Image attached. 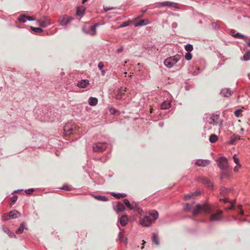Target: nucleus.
<instances>
[{
    "mask_svg": "<svg viewBox=\"0 0 250 250\" xmlns=\"http://www.w3.org/2000/svg\"><path fill=\"white\" fill-rule=\"evenodd\" d=\"M116 7H104V9L105 12H106L108 10H113V9H116Z\"/></svg>",
    "mask_w": 250,
    "mask_h": 250,
    "instance_id": "46",
    "label": "nucleus"
},
{
    "mask_svg": "<svg viewBox=\"0 0 250 250\" xmlns=\"http://www.w3.org/2000/svg\"><path fill=\"white\" fill-rule=\"evenodd\" d=\"M235 201H236L235 200H233L232 201H230V203L231 205H233L234 206V204L235 203Z\"/></svg>",
    "mask_w": 250,
    "mask_h": 250,
    "instance_id": "62",
    "label": "nucleus"
},
{
    "mask_svg": "<svg viewBox=\"0 0 250 250\" xmlns=\"http://www.w3.org/2000/svg\"><path fill=\"white\" fill-rule=\"evenodd\" d=\"M111 195L117 198H120L121 197H125L126 195L125 193H116L114 192L112 193Z\"/></svg>",
    "mask_w": 250,
    "mask_h": 250,
    "instance_id": "33",
    "label": "nucleus"
},
{
    "mask_svg": "<svg viewBox=\"0 0 250 250\" xmlns=\"http://www.w3.org/2000/svg\"><path fill=\"white\" fill-rule=\"evenodd\" d=\"M210 164V161L207 159H198L195 163V165L198 167H205Z\"/></svg>",
    "mask_w": 250,
    "mask_h": 250,
    "instance_id": "10",
    "label": "nucleus"
},
{
    "mask_svg": "<svg viewBox=\"0 0 250 250\" xmlns=\"http://www.w3.org/2000/svg\"><path fill=\"white\" fill-rule=\"evenodd\" d=\"M152 240L156 245L158 246L160 245L158 234L152 233Z\"/></svg>",
    "mask_w": 250,
    "mask_h": 250,
    "instance_id": "26",
    "label": "nucleus"
},
{
    "mask_svg": "<svg viewBox=\"0 0 250 250\" xmlns=\"http://www.w3.org/2000/svg\"><path fill=\"white\" fill-rule=\"evenodd\" d=\"M124 230H121L119 233V235H118V236H119V239L121 241H123V232H124Z\"/></svg>",
    "mask_w": 250,
    "mask_h": 250,
    "instance_id": "42",
    "label": "nucleus"
},
{
    "mask_svg": "<svg viewBox=\"0 0 250 250\" xmlns=\"http://www.w3.org/2000/svg\"><path fill=\"white\" fill-rule=\"evenodd\" d=\"M104 66V63L102 62H100L98 63V67L99 68V69L101 70L103 68Z\"/></svg>",
    "mask_w": 250,
    "mask_h": 250,
    "instance_id": "51",
    "label": "nucleus"
},
{
    "mask_svg": "<svg viewBox=\"0 0 250 250\" xmlns=\"http://www.w3.org/2000/svg\"><path fill=\"white\" fill-rule=\"evenodd\" d=\"M218 138L216 135L211 134L209 138V142L211 143H214L217 141Z\"/></svg>",
    "mask_w": 250,
    "mask_h": 250,
    "instance_id": "28",
    "label": "nucleus"
},
{
    "mask_svg": "<svg viewBox=\"0 0 250 250\" xmlns=\"http://www.w3.org/2000/svg\"><path fill=\"white\" fill-rule=\"evenodd\" d=\"M149 23V21L147 20L144 19L141 20L139 22L136 23L134 24L135 27L138 26H142L144 25H146Z\"/></svg>",
    "mask_w": 250,
    "mask_h": 250,
    "instance_id": "16",
    "label": "nucleus"
},
{
    "mask_svg": "<svg viewBox=\"0 0 250 250\" xmlns=\"http://www.w3.org/2000/svg\"><path fill=\"white\" fill-rule=\"evenodd\" d=\"M233 37L237 38H242L245 37L244 35L241 34L240 33H237L233 35Z\"/></svg>",
    "mask_w": 250,
    "mask_h": 250,
    "instance_id": "44",
    "label": "nucleus"
},
{
    "mask_svg": "<svg viewBox=\"0 0 250 250\" xmlns=\"http://www.w3.org/2000/svg\"><path fill=\"white\" fill-rule=\"evenodd\" d=\"M152 219L150 217L146 215L143 218L140 219V224L144 227H149L152 224Z\"/></svg>",
    "mask_w": 250,
    "mask_h": 250,
    "instance_id": "8",
    "label": "nucleus"
},
{
    "mask_svg": "<svg viewBox=\"0 0 250 250\" xmlns=\"http://www.w3.org/2000/svg\"><path fill=\"white\" fill-rule=\"evenodd\" d=\"M192 195H193L192 194H187L185 195L184 198L186 200H188V199H190L192 197Z\"/></svg>",
    "mask_w": 250,
    "mask_h": 250,
    "instance_id": "52",
    "label": "nucleus"
},
{
    "mask_svg": "<svg viewBox=\"0 0 250 250\" xmlns=\"http://www.w3.org/2000/svg\"><path fill=\"white\" fill-rule=\"evenodd\" d=\"M202 182L204 184L206 185L208 187V188H212L213 184L208 178H203L202 179Z\"/></svg>",
    "mask_w": 250,
    "mask_h": 250,
    "instance_id": "19",
    "label": "nucleus"
},
{
    "mask_svg": "<svg viewBox=\"0 0 250 250\" xmlns=\"http://www.w3.org/2000/svg\"><path fill=\"white\" fill-rule=\"evenodd\" d=\"M107 146V145L104 142H98L93 146V149L95 152L103 151Z\"/></svg>",
    "mask_w": 250,
    "mask_h": 250,
    "instance_id": "4",
    "label": "nucleus"
},
{
    "mask_svg": "<svg viewBox=\"0 0 250 250\" xmlns=\"http://www.w3.org/2000/svg\"><path fill=\"white\" fill-rule=\"evenodd\" d=\"M242 112V110L241 109H238L234 112V113L236 117H238Z\"/></svg>",
    "mask_w": 250,
    "mask_h": 250,
    "instance_id": "47",
    "label": "nucleus"
},
{
    "mask_svg": "<svg viewBox=\"0 0 250 250\" xmlns=\"http://www.w3.org/2000/svg\"><path fill=\"white\" fill-rule=\"evenodd\" d=\"M71 186H69L66 185H64L63 187L61 188L62 189H64L65 190H70Z\"/></svg>",
    "mask_w": 250,
    "mask_h": 250,
    "instance_id": "45",
    "label": "nucleus"
},
{
    "mask_svg": "<svg viewBox=\"0 0 250 250\" xmlns=\"http://www.w3.org/2000/svg\"><path fill=\"white\" fill-rule=\"evenodd\" d=\"M248 45L250 46V39H249L248 41Z\"/></svg>",
    "mask_w": 250,
    "mask_h": 250,
    "instance_id": "64",
    "label": "nucleus"
},
{
    "mask_svg": "<svg viewBox=\"0 0 250 250\" xmlns=\"http://www.w3.org/2000/svg\"><path fill=\"white\" fill-rule=\"evenodd\" d=\"M185 50L188 51V52H190L193 50V46L191 44H187L185 46Z\"/></svg>",
    "mask_w": 250,
    "mask_h": 250,
    "instance_id": "34",
    "label": "nucleus"
},
{
    "mask_svg": "<svg viewBox=\"0 0 250 250\" xmlns=\"http://www.w3.org/2000/svg\"><path fill=\"white\" fill-rule=\"evenodd\" d=\"M233 207H233V205H231V206H230V207H229V208H227V209H227V210H229L232 209L233 208Z\"/></svg>",
    "mask_w": 250,
    "mask_h": 250,
    "instance_id": "61",
    "label": "nucleus"
},
{
    "mask_svg": "<svg viewBox=\"0 0 250 250\" xmlns=\"http://www.w3.org/2000/svg\"><path fill=\"white\" fill-rule=\"evenodd\" d=\"M26 16L25 15H21L18 18V20L21 22H25L26 21Z\"/></svg>",
    "mask_w": 250,
    "mask_h": 250,
    "instance_id": "38",
    "label": "nucleus"
},
{
    "mask_svg": "<svg viewBox=\"0 0 250 250\" xmlns=\"http://www.w3.org/2000/svg\"><path fill=\"white\" fill-rule=\"evenodd\" d=\"M128 222V218L126 215H122L120 219V224L122 226H125Z\"/></svg>",
    "mask_w": 250,
    "mask_h": 250,
    "instance_id": "17",
    "label": "nucleus"
},
{
    "mask_svg": "<svg viewBox=\"0 0 250 250\" xmlns=\"http://www.w3.org/2000/svg\"><path fill=\"white\" fill-rule=\"evenodd\" d=\"M232 92L229 88H226L223 89L221 91V94L222 96L228 97L230 96Z\"/></svg>",
    "mask_w": 250,
    "mask_h": 250,
    "instance_id": "14",
    "label": "nucleus"
},
{
    "mask_svg": "<svg viewBox=\"0 0 250 250\" xmlns=\"http://www.w3.org/2000/svg\"><path fill=\"white\" fill-rule=\"evenodd\" d=\"M184 209L186 211H190L193 209V205L189 203H187L184 205Z\"/></svg>",
    "mask_w": 250,
    "mask_h": 250,
    "instance_id": "32",
    "label": "nucleus"
},
{
    "mask_svg": "<svg viewBox=\"0 0 250 250\" xmlns=\"http://www.w3.org/2000/svg\"><path fill=\"white\" fill-rule=\"evenodd\" d=\"M185 59L187 61H190L192 58V55L190 52H187L185 54Z\"/></svg>",
    "mask_w": 250,
    "mask_h": 250,
    "instance_id": "39",
    "label": "nucleus"
},
{
    "mask_svg": "<svg viewBox=\"0 0 250 250\" xmlns=\"http://www.w3.org/2000/svg\"><path fill=\"white\" fill-rule=\"evenodd\" d=\"M129 24H130L129 21H125V22H123L120 25V27H121V28L125 27L128 26Z\"/></svg>",
    "mask_w": 250,
    "mask_h": 250,
    "instance_id": "41",
    "label": "nucleus"
},
{
    "mask_svg": "<svg viewBox=\"0 0 250 250\" xmlns=\"http://www.w3.org/2000/svg\"><path fill=\"white\" fill-rule=\"evenodd\" d=\"M71 17H68L66 15H62L60 17L59 22L61 26H65L70 21L73 20Z\"/></svg>",
    "mask_w": 250,
    "mask_h": 250,
    "instance_id": "5",
    "label": "nucleus"
},
{
    "mask_svg": "<svg viewBox=\"0 0 250 250\" xmlns=\"http://www.w3.org/2000/svg\"><path fill=\"white\" fill-rule=\"evenodd\" d=\"M110 112L112 114H115L116 112L117 111L115 109L113 108H111L109 110Z\"/></svg>",
    "mask_w": 250,
    "mask_h": 250,
    "instance_id": "53",
    "label": "nucleus"
},
{
    "mask_svg": "<svg viewBox=\"0 0 250 250\" xmlns=\"http://www.w3.org/2000/svg\"><path fill=\"white\" fill-rule=\"evenodd\" d=\"M85 9L83 6L78 7L77 9L76 14L78 16H83L84 13Z\"/></svg>",
    "mask_w": 250,
    "mask_h": 250,
    "instance_id": "21",
    "label": "nucleus"
},
{
    "mask_svg": "<svg viewBox=\"0 0 250 250\" xmlns=\"http://www.w3.org/2000/svg\"><path fill=\"white\" fill-rule=\"evenodd\" d=\"M2 228H3V230H4L6 233H7V232H10V230H9L7 228H6V227H5V226H3Z\"/></svg>",
    "mask_w": 250,
    "mask_h": 250,
    "instance_id": "56",
    "label": "nucleus"
},
{
    "mask_svg": "<svg viewBox=\"0 0 250 250\" xmlns=\"http://www.w3.org/2000/svg\"><path fill=\"white\" fill-rule=\"evenodd\" d=\"M123 50V47L122 46H121L119 48L117 49V52L118 53H119L121 52Z\"/></svg>",
    "mask_w": 250,
    "mask_h": 250,
    "instance_id": "58",
    "label": "nucleus"
},
{
    "mask_svg": "<svg viewBox=\"0 0 250 250\" xmlns=\"http://www.w3.org/2000/svg\"><path fill=\"white\" fill-rule=\"evenodd\" d=\"M30 28L32 31L35 32L42 33L43 31V30L40 27H34L31 26Z\"/></svg>",
    "mask_w": 250,
    "mask_h": 250,
    "instance_id": "35",
    "label": "nucleus"
},
{
    "mask_svg": "<svg viewBox=\"0 0 250 250\" xmlns=\"http://www.w3.org/2000/svg\"><path fill=\"white\" fill-rule=\"evenodd\" d=\"M7 234L9 235V236H10V237H16V235L12 233V232H11L10 231V232H7Z\"/></svg>",
    "mask_w": 250,
    "mask_h": 250,
    "instance_id": "55",
    "label": "nucleus"
},
{
    "mask_svg": "<svg viewBox=\"0 0 250 250\" xmlns=\"http://www.w3.org/2000/svg\"><path fill=\"white\" fill-rule=\"evenodd\" d=\"M181 59V55L176 54L174 56L169 57L164 61V65L168 68L174 66Z\"/></svg>",
    "mask_w": 250,
    "mask_h": 250,
    "instance_id": "1",
    "label": "nucleus"
},
{
    "mask_svg": "<svg viewBox=\"0 0 250 250\" xmlns=\"http://www.w3.org/2000/svg\"><path fill=\"white\" fill-rule=\"evenodd\" d=\"M127 208H128L130 210H132V209H134L136 211H139L140 210L141 211H142V209H140V208L138 206V205L136 203H134V204H130Z\"/></svg>",
    "mask_w": 250,
    "mask_h": 250,
    "instance_id": "20",
    "label": "nucleus"
},
{
    "mask_svg": "<svg viewBox=\"0 0 250 250\" xmlns=\"http://www.w3.org/2000/svg\"><path fill=\"white\" fill-rule=\"evenodd\" d=\"M210 119L213 123L217 124L218 119V116L217 115L212 114L210 117Z\"/></svg>",
    "mask_w": 250,
    "mask_h": 250,
    "instance_id": "37",
    "label": "nucleus"
},
{
    "mask_svg": "<svg viewBox=\"0 0 250 250\" xmlns=\"http://www.w3.org/2000/svg\"><path fill=\"white\" fill-rule=\"evenodd\" d=\"M149 214L153 218V220H156L159 216L158 212L156 210H153L151 212L149 213Z\"/></svg>",
    "mask_w": 250,
    "mask_h": 250,
    "instance_id": "30",
    "label": "nucleus"
},
{
    "mask_svg": "<svg viewBox=\"0 0 250 250\" xmlns=\"http://www.w3.org/2000/svg\"><path fill=\"white\" fill-rule=\"evenodd\" d=\"M220 201H222V202H223L224 203H226V202H229L228 199L227 198H220Z\"/></svg>",
    "mask_w": 250,
    "mask_h": 250,
    "instance_id": "57",
    "label": "nucleus"
},
{
    "mask_svg": "<svg viewBox=\"0 0 250 250\" xmlns=\"http://www.w3.org/2000/svg\"><path fill=\"white\" fill-rule=\"evenodd\" d=\"M231 190L230 189H228L225 188H222L220 189V194L222 196H225L228 193L230 192Z\"/></svg>",
    "mask_w": 250,
    "mask_h": 250,
    "instance_id": "31",
    "label": "nucleus"
},
{
    "mask_svg": "<svg viewBox=\"0 0 250 250\" xmlns=\"http://www.w3.org/2000/svg\"><path fill=\"white\" fill-rule=\"evenodd\" d=\"M159 125L161 127H163L164 125V123L163 122H160L159 123Z\"/></svg>",
    "mask_w": 250,
    "mask_h": 250,
    "instance_id": "63",
    "label": "nucleus"
},
{
    "mask_svg": "<svg viewBox=\"0 0 250 250\" xmlns=\"http://www.w3.org/2000/svg\"><path fill=\"white\" fill-rule=\"evenodd\" d=\"M64 130L65 131H67V132L70 131V132H69V133H68V132H67V133L68 134H69L71 133V131L73 130V128H70V129H67V126H65V127H64Z\"/></svg>",
    "mask_w": 250,
    "mask_h": 250,
    "instance_id": "50",
    "label": "nucleus"
},
{
    "mask_svg": "<svg viewBox=\"0 0 250 250\" xmlns=\"http://www.w3.org/2000/svg\"><path fill=\"white\" fill-rule=\"evenodd\" d=\"M223 213V211L221 210H217V212L215 213H213L211 215L209 220L211 221H219L222 219V214Z\"/></svg>",
    "mask_w": 250,
    "mask_h": 250,
    "instance_id": "9",
    "label": "nucleus"
},
{
    "mask_svg": "<svg viewBox=\"0 0 250 250\" xmlns=\"http://www.w3.org/2000/svg\"><path fill=\"white\" fill-rule=\"evenodd\" d=\"M26 19L28 21H35V18H34V17H30V16H26Z\"/></svg>",
    "mask_w": 250,
    "mask_h": 250,
    "instance_id": "48",
    "label": "nucleus"
},
{
    "mask_svg": "<svg viewBox=\"0 0 250 250\" xmlns=\"http://www.w3.org/2000/svg\"><path fill=\"white\" fill-rule=\"evenodd\" d=\"M89 84L88 80H82L78 82L77 86L80 88H84L87 87Z\"/></svg>",
    "mask_w": 250,
    "mask_h": 250,
    "instance_id": "12",
    "label": "nucleus"
},
{
    "mask_svg": "<svg viewBox=\"0 0 250 250\" xmlns=\"http://www.w3.org/2000/svg\"><path fill=\"white\" fill-rule=\"evenodd\" d=\"M115 211L118 213L120 212H124L125 210V208L122 203L118 202L117 205L114 207Z\"/></svg>",
    "mask_w": 250,
    "mask_h": 250,
    "instance_id": "11",
    "label": "nucleus"
},
{
    "mask_svg": "<svg viewBox=\"0 0 250 250\" xmlns=\"http://www.w3.org/2000/svg\"><path fill=\"white\" fill-rule=\"evenodd\" d=\"M241 139V137L240 136L238 135L233 134L231 136L230 138V140L228 142V144L229 145H233L234 143L237 141Z\"/></svg>",
    "mask_w": 250,
    "mask_h": 250,
    "instance_id": "15",
    "label": "nucleus"
},
{
    "mask_svg": "<svg viewBox=\"0 0 250 250\" xmlns=\"http://www.w3.org/2000/svg\"><path fill=\"white\" fill-rule=\"evenodd\" d=\"M216 162L218 166L221 169H225L228 168V160L226 157H221L216 161Z\"/></svg>",
    "mask_w": 250,
    "mask_h": 250,
    "instance_id": "3",
    "label": "nucleus"
},
{
    "mask_svg": "<svg viewBox=\"0 0 250 250\" xmlns=\"http://www.w3.org/2000/svg\"><path fill=\"white\" fill-rule=\"evenodd\" d=\"M233 158L234 159V162L237 165H238V166L239 167H241V165L239 163V160L238 159V158H237L236 156V154H234L233 156Z\"/></svg>",
    "mask_w": 250,
    "mask_h": 250,
    "instance_id": "40",
    "label": "nucleus"
},
{
    "mask_svg": "<svg viewBox=\"0 0 250 250\" xmlns=\"http://www.w3.org/2000/svg\"><path fill=\"white\" fill-rule=\"evenodd\" d=\"M25 229L24 226V223H22L19 228L17 229V230L16 231V233H21L23 232L24 229Z\"/></svg>",
    "mask_w": 250,
    "mask_h": 250,
    "instance_id": "29",
    "label": "nucleus"
},
{
    "mask_svg": "<svg viewBox=\"0 0 250 250\" xmlns=\"http://www.w3.org/2000/svg\"><path fill=\"white\" fill-rule=\"evenodd\" d=\"M8 216L12 219L17 218L20 216V213L16 210H13L9 213Z\"/></svg>",
    "mask_w": 250,
    "mask_h": 250,
    "instance_id": "18",
    "label": "nucleus"
},
{
    "mask_svg": "<svg viewBox=\"0 0 250 250\" xmlns=\"http://www.w3.org/2000/svg\"><path fill=\"white\" fill-rule=\"evenodd\" d=\"M202 211L201 209V205L198 204L196 206V207L193 209L192 213L193 215H196L198 214L200 212Z\"/></svg>",
    "mask_w": 250,
    "mask_h": 250,
    "instance_id": "22",
    "label": "nucleus"
},
{
    "mask_svg": "<svg viewBox=\"0 0 250 250\" xmlns=\"http://www.w3.org/2000/svg\"><path fill=\"white\" fill-rule=\"evenodd\" d=\"M165 6L175 9L178 8L177 4L176 3L169 1H166L162 2H159L158 3L156 7L158 8H160L161 7Z\"/></svg>",
    "mask_w": 250,
    "mask_h": 250,
    "instance_id": "6",
    "label": "nucleus"
},
{
    "mask_svg": "<svg viewBox=\"0 0 250 250\" xmlns=\"http://www.w3.org/2000/svg\"><path fill=\"white\" fill-rule=\"evenodd\" d=\"M34 191V189L31 188V189H27V190H25V192L26 193V194H30V193L31 192H33Z\"/></svg>",
    "mask_w": 250,
    "mask_h": 250,
    "instance_id": "54",
    "label": "nucleus"
},
{
    "mask_svg": "<svg viewBox=\"0 0 250 250\" xmlns=\"http://www.w3.org/2000/svg\"><path fill=\"white\" fill-rule=\"evenodd\" d=\"M240 167L237 165L234 168V171L235 172H237L238 171V169Z\"/></svg>",
    "mask_w": 250,
    "mask_h": 250,
    "instance_id": "60",
    "label": "nucleus"
},
{
    "mask_svg": "<svg viewBox=\"0 0 250 250\" xmlns=\"http://www.w3.org/2000/svg\"><path fill=\"white\" fill-rule=\"evenodd\" d=\"M126 91V88L123 89L122 88L119 89L116 95V98L117 100H121L124 95V92Z\"/></svg>",
    "mask_w": 250,
    "mask_h": 250,
    "instance_id": "13",
    "label": "nucleus"
},
{
    "mask_svg": "<svg viewBox=\"0 0 250 250\" xmlns=\"http://www.w3.org/2000/svg\"><path fill=\"white\" fill-rule=\"evenodd\" d=\"M50 19L48 17L44 16L37 21L39 25L42 27H46L51 24Z\"/></svg>",
    "mask_w": 250,
    "mask_h": 250,
    "instance_id": "7",
    "label": "nucleus"
},
{
    "mask_svg": "<svg viewBox=\"0 0 250 250\" xmlns=\"http://www.w3.org/2000/svg\"><path fill=\"white\" fill-rule=\"evenodd\" d=\"M242 60L248 61L250 60V50H248L246 53L243 56Z\"/></svg>",
    "mask_w": 250,
    "mask_h": 250,
    "instance_id": "36",
    "label": "nucleus"
},
{
    "mask_svg": "<svg viewBox=\"0 0 250 250\" xmlns=\"http://www.w3.org/2000/svg\"><path fill=\"white\" fill-rule=\"evenodd\" d=\"M124 203L127 207L130 204L129 200L127 199H125L124 200Z\"/></svg>",
    "mask_w": 250,
    "mask_h": 250,
    "instance_id": "49",
    "label": "nucleus"
},
{
    "mask_svg": "<svg viewBox=\"0 0 250 250\" xmlns=\"http://www.w3.org/2000/svg\"><path fill=\"white\" fill-rule=\"evenodd\" d=\"M202 211L211 212V209L209 206L207 204H204L201 205Z\"/></svg>",
    "mask_w": 250,
    "mask_h": 250,
    "instance_id": "24",
    "label": "nucleus"
},
{
    "mask_svg": "<svg viewBox=\"0 0 250 250\" xmlns=\"http://www.w3.org/2000/svg\"><path fill=\"white\" fill-rule=\"evenodd\" d=\"M17 196L16 195H13L11 198L12 204V205L14 204L15 203L16 201H17Z\"/></svg>",
    "mask_w": 250,
    "mask_h": 250,
    "instance_id": "43",
    "label": "nucleus"
},
{
    "mask_svg": "<svg viewBox=\"0 0 250 250\" xmlns=\"http://www.w3.org/2000/svg\"><path fill=\"white\" fill-rule=\"evenodd\" d=\"M99 23H96L93 25L91 26L88 28H86L85 27H83L82 30L86 34L90 35L91 36H95L96 35V28L99 25Z\"/></svg>",
    "mask_w": 250,
    "mask_h": 250,
    "instance_id": "2",
    "label": "nucleus"
},
{
    "mask_svg": "<svg viewBox=\"0 0 250 250\" xmlns=\"http://www.w3.org/2000/svg\"><path fill=\"white\" fill-rule=\"evenodd\" d=\"M98 103V99L95 97H90L88 99V104L91 106H95Z\"/></svg>",
    "mask_w": 250,
    "mask_h": 250,
    "instance_id": "25",
    "label": "nucleus"
},
{
    "mask_svg": "<svg viewBox=\"0 0 250 250\" xmlns=\"http://www.w3.org/2000/svg\"><path fill=\"white\" fill-rule=\"evenodd\" d=\"M94 197L96 199L99 201H107L108 200V198L105 196L94 195Z\"/></svg>",
    "mask_w": 250,
    "mask_h": 250,
    "instance_id": "27",
    "label": "nucleus"
},
{
    "mask_svg": "<svg viewBox=\"0 0 250 250\" xmlns=\"http://www.w3.org/2000/svg\"><path fill=\"white\" fill-rule=\"evenodd\" d=\"M171 26L173 28H176L177 27V23L176 22H173Z\"/></svg>",
    "mask_w": 250,
    "mask_h": 250,
    "instance_id": "59",
    "label": "nucleus"
},
{
    "mask_svg": "<svg viewBox=\"0 0 250 250\" xmlns=\"http://www.w3.org/2000/svg\"><path fill=\"white\" fill-rule=\"evenodd\" d=\"M171 102L170 101H165L161 105L162 109H167L170 107Z\"/></svg>",
    "mask_w": 250,
    "mask_h": 250,
    "instance_id": "23",
    "label": "nucleus"
}]
</instances>
